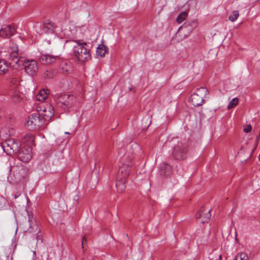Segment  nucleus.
<instances>
[{
    "instance_id": "nucleus-1",
    "label": "nucleus",
    "mask_w": 260,
    "mask_h": 260,
    "mask_svg": "<svg viewBox=\"0 0 260 260\" xmlns=\"http://www.w3.org/2000/svg\"><path fill=\"white\" fill-rule=\"evenodd\" d=\"M1 54L8 62L9 66L14 69H18L23 64V58L19 53L18 46L14 43H10L4 51L1 52Z\"/></svg>"
},
{
    "instance_id": "nucleus-2",
    "label": "nucleus",
    "mask_w": 260,
    "mask_h": 260,
    "mask_svg": "<svg viewBox=\"0 0 260 260\" xmlns=\"http://www.w3.org/2000/svg\"><path fill=\"white\" fill-rule=\"evenodd\" d=\"M69 42L73 46V54L79 61L83 62L90 58V50L88 44L81 40L70 41Z\"/></svg>"
},
{
    "instance_id": "nucleus-3",
    "label": "nucleus",
    "mask_w": 260,
    "mask_h": 260,
    "mask_svg": "<svg viewBox=\"0 0 260 260\" xmlns=\"http://www.w3.org/2000/svg\"><path fill=\"white\" fill-rule=\"evenodd\" d=\"M169 146L172 148V154L175 159L182 160L186 157L187 152L186 146L178 138H173L169 142Z\"/></svg>"
},
{
    "instance_id": "nucleus-4",
    "label": "nucleus",
    "mask_w": 260,
    "mask_h": 260,
    "mask_svg": "<svg viewBox=\"0 0 260 260\" xmlns=\"http://www.w3.org/2000/svg\"><path fill=\"white\" fill-rule=\"evenodd\" d=\"M44 118L41 116L40 113L36 112L29 115L25 123V125L29 129L36 130L44 123Z\"/></svg>"
},
{
    "instance_id": "nucleus-5",
    "label": "nucleus",
    "mask_w": 260,
    "mask_h": 260,
    "mask_svg": "<svg viewBox=\"0 0 260 260\" xmlns=\"http://www.w3.org/2000/svg\"><path fill=\"white\" fill-rule=\"evenodd\" d=\"M19 82L18 76H13L10 80V92L9 94L14 103L19 102L22 99V94L18 92L17 89L19 85Z\"/></svg>"
},
{
    "instance_id": "nucleus-6",
    "label": "nucleus",
    "mask_w": 260,
    "mask_h": 260,
    "mask_svg": "<svg viewBox=\"0 0 260 260\" xmlns=\"http://www.w3.org/2000/svg\"><path fill=\"white\" fill-rule=\"evenodd\" d=\"M209 94L208 89L205 87H200L196 90V92L191 95V102L194 106H201L204 102V99Z\"/></svg>"
},
{
    "instance_id": "nucleus-7",
    "label": "nucleus",
    "mask_w": 260,
    "mask_h": 260,
    "mask_svg": "<svg viewBox=\"0 0 260 260\" xmlns=\"http://www.w3.org/2000/svg\"><path fill=\"white\" fill-rule=\"evenodd\" d=\"M2 147L5 152L11 155L13 153H17L20 151V144L18 141L10 139L2 143Z\"/></svg>"
},
{
    "instance_id": "nucleus-8",
    "label": "nucleus",
    "mask_w": 260,
    "mask_h": 260,
    "mask_svg": "<svg viewBox=\"0 0 260 260\" xmlns=\"http://www.w3.org/2000/svg\"><path fill=\"white\" fill-rule=\"evenodd\" d=\"M16 182H20L25 179L28 174L27 168L22 164H18L11 168Z\"/></svg>"
},
{
    "instance_id": "nucleus-9",
    "label": "nucleus",
    "mask_w": 260,
    "mask_h": 260,
    "mask_svg": "<svg viewBox=\"0 0 260 260\" xmlns=\"http://www.w3.org/2000/svg\"><path fill=\"white\" fill-rule=\"evenodd\" d=\"M24 66L25 72L31 76L35 75L38 72V63L35 60H26L23 58V64L21 66Z\"/></svg>"
},
{
    "instance_id": "nucleus-10",
    "label": "nucleus",
    "mask_w": 260,
    "mask_h": 260,
    "mask_svg": "<svg viewBox=\"0 0 260 260\" xmlns=\"http://www.w3.org/2000/svg\"><path fill=\"white\" fill-rule=\"evenodd\" d=\"M56 103L64 110L68 109L73 105L74 97L68 94L61 95L58 98Z\"/></svg>"
},
{
    "instance_id": "nucleus-11",
    "label": "nucleus",
    "mask_w": 260,
    "mask_h": 260,
    "mask_svg": "<svg viewBox=\"0 0 260 260\" xmlns=\"http://www.w3.org/2000/svg\"><path fill=\"white\" fill-rule=\"evenodd\" d=\"M16 32V27L14 25H4L0 29V37L3 38H10Z\"/></svg>"
},
{
    "instance_id": "nucleus-12",
    "label": "nucleus",
    "mask_w": 260,
    "mask_h": 260,
    "mask_svg": "<svg viewBox=\"0 0 260 260\" xmlns=\"http://www.w3.org/2000/svg\"><path fill=\"white\" fill-rule=\"evenodd\" d=\"M37 111L40 113L42 118H44V122L49 120L54 115L53 108L51 105H47L46 107H39Z\"/></svg>"
},
{
    "instance_id": "nucleus-13",
    "label": "nucleus",
    "mask_w": 260,
    "mask_h": 260,
    "mask_svg": "<svg viewBox=\"0 0 260 260\" xmlns=\"http://www.w3.org/2000/svg\"><path fill=\"white\" fill-rule=\"evenodd\" d=\"M28 222L29 228L27 230L28 232L34 235H37L41 232L37 221L32 215L29 214L28 215Z\"/></svg>"
},
{
    "instance_id": "nucleus-14",
    "label": "nucleus",
    "mask_w": 260,
    "mask_h": 260,
    "mask_svg": "<svg viewBox=\"0 0 260 260\" xmlns=\"http://www.w3.org/2000/svg\"><path fill=\"white\" fill-rule=\"evenodd\" d=\"M20 160L23 162H28L32 157L31 149L27 147L25 149H22L18 152Z\"/></svg>"
},
{
    "instance_id": "nucleus-15",
    "label": "nucleus",
    "mask_w": 260,
    "mask_h": 260,
    "mask_svg": "<svg viewBox=\"0 0 260 260\" xmlns=\"http://www.w3.org/2000/svg\"><path fill=\"white\" fill-rule=\"evenodd\" d=\"M131 169V165L123 164L120 167L117 172V177L127 179Z\"/></svg>"
},
{
    "instance_id": "nucleus-16",
    "label": "nucleus",
    "mask_w": 260,
    "mask_h": 260,
    "mask_svg": "<svg viewBox=\"0 0 260 260\" xmlns=\"http://www.w3.org/2000/svg\"><path fill=\"white\" fill-rule=\"evenodd\" d=\"M211 217L210 210L205 209L204 208H201L196 214V218L200 219V222L205 223L208 222Z\"/></svg>"
},
{
    "instance_id": "nucleus-17",
    "label": "nucleus",
    "mask_w": 260,
    "mask_h": 260,
    "mask_svg": "<svg viewBox=\"0 0 260 260\" xmlns=\"http://www.w3.org/2000/svg\"><path fill=\"white\" fill-rule=\"evenodd\" d=\"M57 57L58 56L52 55L49 54L41 53L39 56V60L42 64H48L55 62Z\"/></svg>"
},
{
    "instance_id": "nucleus-18",
    "label": "nucleus",
    "mask_w": 260,
    "mask_h": 260,
    "mask_svg": "<svg viewBox=\"0 0 260 260\" xmlns=\"http://www.w3.org/2000/svg\"><path fill=\"white\" fill-rule=\"evenodd\" d=\"M56 26L51 21H46L43 24L42 30L46 34H53L55 31Z\"/></svg>"
},
{
    "instance_id": "nucleus-19",
    "label": "nucleus",
    "mask_w": 260,
    "mask_h": 260,
    "mask_svg": "<svg viewBox=\"0 0 260 260\" xmlns=\"http://www.w3.org/2000/svg\"><path fill=\"white\" fill-rule=\"evenodd\" d=\"M60 69L63 73H70L72 71V67L71 62L68 60H62L60 63Z\"/></svg>"
},
{
    "instance_id": "nucleus-20",
    "label": "nucleus",
    "mask_w": 260,
    "mask_h": 260,
    "mask_svg": "<svg viewBox=\"0 0 260 260\" xmlns=\"http://www.w3.org/2000/svg\"><path fill=\"white\" fill-rule=\"evenodd\" d=\"M160 174L162 176H168L172 172L171 167L167 164H161L159 167Z\"/></svg>"
},
{
    "instance_id": "nucleus-21",
    "label": "nucleus",
    "mask_w": 260,
    "mask_h": 260,
    "mask_svg": "<svg viewBox=\"0 0 260 260\" xmlns=\"http://www.w3.org/2000/svg\"><path fill=\"white\" fill-rule=\"evenodd\" d=\"M126 182V179L119 178V177H117L116 182V187L117 188V191L120 192H122L125 189L126 186L125 185V183Z\"/></svg>"
},
{
    "instance_id": "nucleus-22",
    "label": "nucleus",
    "mask_w": 260,
    "mask_h": 260,
    "mask_svg": "<svg viewBox=\"0 0 260 260\" xmlns=\"http://www.w3.org/2000/svg\"><path fill=\"white\" fill-rule=\"evenodd\" d=\"M49 93V91L47 89L40 90L36 95L37 100L40 102L44 101L47 98Z\"/></svg>"
},
{
    "instance_id": "nucleus-23",
    "label": "nucleus",
    "mask_w": 260,
    "mask_h": 260,
    "mask_svg": "<svg viewBox=\"0 0 260 260\" xmlns=\"http://www.w3.org/2000/svg\"><path fill=\"white\" fill-rule=\"evenodd\" d=\"M8 63L5 59L0 60V75L5 74L8 70Z\"/></svg>"
},
{
    "instance_id": "nucleus-24",
    "label": "nucleus",
    "mask_w": 260,
    "mask_h": 260,
    "mask_svg": "<svg viewBox=\"0 0 260 260\" xmlns=\"http://www.w3.org/2000/svg\"><path fill=\"white\" fill-rule=\"evenodd\" d=\"M106 52L107 49L106 46L103 44H101L96 49V55L97 56L103 57L105 56Z\"/></svg>"
},
{
    "instance_id": "nucleus-25",
    "label": "nucleus",
    "mask_w": 260,
    "mask_h": 260,
    "mask_svg": "<svg viewBox=\"0 0 260 260\" xmlns=\"http://www.w3.org/2000/svg\"><path fill=\"white\" fill-rule=\"evenodd\" d=\"M23 141L28 145L33 144L35 141V137L32 134H26L23 137Z\"/></svg>"
},
{
    "instance_id": "nucleus-26",
    "label": "nucleus",
    "mask_w": 260,
    "mask_h": 260,
    "mask_svg": "<svg viewBox=\"0 0 260 260\" xmlns=\"http://www.w3.org/2000/svg\"><path fill=\"white\" fill-rule=\"evenodd\" d=\"M56 74L55 70L50 69L44 73V77L47 79L52 78Z\"/></svg>"
},
{
    "instance_id": "nucleus-27",
    "label": "nucleus",
    "mask_w": 260,
    "mask_h": 260,
    "mask_svg": "<svg viewBox=\"0 0 260 260\" xmlns=\"http://www.w3.org/2000/svg\"><path fill=\"white\" fill-rule=\"evenodd\" d=\"M187 13L186 12L184 11L181 13L177 17L176 21L178 23H182L187 17Z\"/></svg>"
},
{
    "instance_id": "nucleus-28",
    "label": "nucleus",
    "mask_w": 260,
    "mask_h": 260,
    "mask_svg": "<svg viewBox=\"0 0 260 260\" xmlns=\"http://www.w3.org/2000/svg\"><path fill=\"white\" fill-rule=\"evenodd\" d=\"M248 255L244 252L238 253L235 257L234 260H248Z\"/></svg>"
},
{
    "instance_id": "nucleus-29",
    "label": "nucleus",
    "mask_w": 260,
    "mask_h": 260,
    "mask_svg": "<svg viewBox=\"0 0 260 260\" xmlns=\"http://www.w3.org/2000/svg\"><path fill=\"white\" fill-rule=\"evenodd\" d=\"M239 15V13L238 11L235 10L233 11L232 14L229 16V19L230 21L234 22L236 21L238 18Z\"/></svg>"
},
{
    "instance_id": "nucleus-30",
    "label": "nucleus",
    "mask_w": 260,
    "mask_h": 260,
    "mask_svg": "<svg viewBox=\"0 0 260 260\" xmlns=\"http://www.w3.org/2000/svg\"><path fill=\"white\" fill-rule=\"evenodd\" d=\"M238 103V99L235 98L232 100L228 106V109H230L235 107Z\"/></svg>"
},
{
    "instance_id": "nucleus-31",
    "label": "nucleus",
    "mask_w": 260,
    "mask_h": 260,
    "mask_svg": "<svg viewBox=\"0 0 260 260\" xmlns=\"http://www.w3.org/2000/svg\"><path fill=\"white\" fill-rule=\"evenodd\" d=\"M251 130V126L250 125H247L246 127L244 128V132L248 133L250 132Z\"/></svg>"
},
{
    "instance_id": "nucleus-32",
    "label": "nucleus",
    "mask_w": 260,
    "mask_h": 260,
    "mask_svg": "<svg viewBox=\"0 0 260 260\" xmlns=\"http://www.w3.org/2000/svg\"><path fill=\"white\" fill-rule=\"evenodd\" d=\"M78 200H79V197H78V196H76L74 197V200H75L76 202H78Z\"/></svg>"
},
{
    "instance_id": "nucleus-33",
    "label": "nucleus",
    "mask_w": 260,
    "mask_h": 260,
    "mask_svg": "<svg viewBox=\"0 0 260 260\" xmlns=\"http://www.w3.org/2000/svg\"><path fill=\"white\" fill-rule=\"evenodd\" d=\"M86 241V238L85 237H83L82 239V245L84 244V242Z\"/></svg>"
},
{
    "instance_id": "nucleus-34",
    "label": "nucleus",
    "mask_w": 260,
    "mask_h": 260,
    "mask_svg": "<svg viewBox=\"0 0 260 260\" xmlns=\"http://www.w3.org/2000/svg\"><path fill=\"white\" fill-rule=\"evenodd\" d=\"M219 260H222V255H220L219 256Z\"/></svg>"
},
{
    "instance_id": "nucleus-35",
    "label": "nucleus",
    "mask_w": 260,
    "mask_h": 260,
    "mask_svg": "<svg viewBox=\"0 0 260 260\" xmlns=\"http://www.w3.org/2000/svg\"><path fill=\"white\" fill-rule=\"evenodd\" d=\"M47 43H48V44H50V41H48Z\"/></svg>"
},
{
    "instance_id": "nucleus-36",
    "label": "nucleus",
    "mask_w": 260,
    "mask_h": 260,
    "mask_svg": "<svg viewBox=\"0 0 260 260\" xmlns=\"http://www.w3.org/2000/svg\"><path fill=\"white\" fill-rule=\"evenodd\" d=\"M2 135V132H0V136L1 137Z\"/></svg>"
},
{
    "instance_id": "nucleus-37",
    "label": "nucleus",
    "mask_w": 260,
    "mask_h": 260,
    "mask_svg": "<svg viewBox=\"0 0 260 260\" xmlns=\"http://www.w3.org/2000/svg\"><path fill=\"white\" fill-rule=\"evenodd\" d=\"M65 134H68V135H69V134H70V133H69V132H65Z\"/></svg>"
},
{
    "instance_id": "nucleus-38",
    "label": "nucleus",
    "mask_w": 260,
    "mask_h": 260,
    "mask_svg": "<svg viewBox=\"0 0 260 260\" xmlns=\"http://www.w3.org/2000/svg\"><path fill=\"white\" fill-rule=\"evenodd\" d=\"M258 136H257L256 137V140L258 141Z\"/></svg>"
},
{
    "instance_id": "nucleus-39",
    "label": "nucleus",
    "mask_w": 260,
    "mask_h": 260,
    "mask_svg": "<svg viewBox=\"0 0 260 260\" xmlns=\"http://www.w3.org/2000/svg\"><path fill=\"white\" fill-rule=\"evenodd\" d=\"M17 196H16V195H15V198H17Z\"/></svg>"
},
{
    "instance_id": "nucleus-40",
    "label": "nucleus",
    "mask_w": 260,
    "mask_h": 260,
    "mask_svg": "<svg viewBox=\"0 0 260 260\" xmlns=\"http://www.w3.org/2000/svg\"><path fill=\"white\" fill-rule=\"evenodd\" d=\"M258 157H259V158L260 159V153H259V156H258Z\"/></svg>"
}]
</instances>
